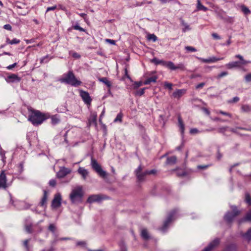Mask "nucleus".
<instances>
[{"mask_svg": "<svg viewBox=\"0 0 251 251\" xmlns=\"http://www.w3.org/2000/svg\"><path fill=\"white\" fill-rule=\"evenodd\" d=\"M228 73L227 72H222V73H221L220 74H219L218 76H217V78H220L222 77H224L225 76H226V75H227Z\"/></svg>", "mask_w": 251, "mask_h": 251, "instance_id": "obj_54", "label": "nucleus"}, {"mask_svg": "<svg viewBox=\"0 0 251 251\" xmlns=\"http://www.w3.org/2000/svg\"><path fill=\"white\" fill-rule=\"evenodd\" d=\"M56 184V180L55 179H51L49 181V185L51 187H55Z\"/></svg>", "mask_w": 251, "mask_h": 251, "instance_id": "obj_56", "label": "nucleus"}, {"mask_svg": "<svg viewBox=\"0 0 251 251\" xmlns=\"http://www.w3.org/2000/svg\"><path fill=\"white\" fill-rule=\"evenodd\" d=\"M178 121L179 126V127H180V128L181 130V134H183L184 133L185 127H184V125L183 123V121L180 116L178 117Z\"/></svg>", "mask_w": 251, "mask_h": 251, "instance_id": "obj_29", "label": "nucleus"}, {"mask_svg": "<svg viewBox=\"0 0 251 251\" xmlns=\"http://www.w3.org/2000/svg\"><path fill=\"white\" fill-rule=\"evenodd\" d=\"M91 166L92 168L102 178H105L107 176V173L102 170L100 164L93 157H91Z\"/></svg>", "mask_w": 251, "mask_h": 251, "instance_id": "obj_5", "label": "nucleus"}, {"mask_svg": "<svg viewBox=\"0 0 251 251\" xmlns=\"http://www.w3.org/2000/svg\"><path fill=\"white\" fill-rule=\"evenodd\" d=\"M141 236L145 240H148L151 238V236L146 228L142 229L141 231Z\"/></svg>", "mask_w": 251, "mask_h": 251, "instance_id": "obj_20", "label": "nucleus"}, {"mask_svg": "<svg viewBox=\"0 0 251 251\" xmlns=\"http://www.w3.org/2000/svg\"><path fill=\"white\" fill-rule=\"evenodd\" d=\"M251 222V210H249L246 214L245 216L239 220V223L241 224L244 222Z\"/></svg>", "mask_w": 251, "mask_h": 251, "instance_id": "obj_19", "label": "nucleus"}, {"mask_svg": "<svg viewBox=\"0 0 251 251\" xmlns=\"http://www.w3.org/2000/svg\"><path fill=\"white\" fill-rule=\"evenodd\" d=\"M83 192L82 187L78 186L73 189L70 194V199L73 203L76 204L82 201Z\"/></svg>", "mask_w": 251, "mask_h": 251, "instance_id": "obj_3", "label": "nucleus"}, {"mask_svg": "<svg viewBox=\"0 0 251 251\" xmlns=\"http://www.w3.org/2000/svg\"><path fill=\"white\" fill-rule=\"evenodd\" d=\"M242 237L249 241H251V228L249 229L248 230V231L245 233L243 234Z\"/></svg>", "mask_w": 251, "mask_h": 251, "instance_id": "obj_27", "label": "nucleus"}, {"mask_svg": "<svg viewBox=\"0 0 251 251\" xmlns=\"http://www.w3.org/2000/svg\"><path fill=\"white\" fill-rule=\"evenodd\" d=\"M167 67L170 69L172 70H176V66L172 61H168Z\"/></svg>", "mask_w": 251, "mask_h": 251, "instance_id": "obj_39", "label": "nucleus"}, {"mask_svg": "<svg viewBox=\"0 0 251 251\" xmlns=\"http://www.w3.org/2000/svg\"><path fill=\"white\" fill-rule=\"evenodd\" d=\"M146 2V0H144L143 1H142L141 2L137 1L134 4V6H136V7H137V6H141L144 5V4H145Z\"/></svg>", "mask_w": 251, "mask_h": 251, "instance_id": "obj_60", "label": "nucleus"}, {"mask_svg": "<svg viewBox=\"0 0 251 251\" xmlns=\"http://www.w3.org/2000/svg\"><path fill=\"white\" fill-rule=\"evenodd\" d=\"M72 27L75 30H79L80 31L85 32L86 30L82 27H80L78 24H76L75 25H73Z\"/></svg>", "mask_w": 251, "mask_h": 251, "instance_id": "obj_40", "label": "nucleus"}, {"mask_svg": "<svg viewBox=\"0 0 251 251\" xmlns=\"http://www.w3.org/2000/svg\"><path fill=\"white\" fill-rule=\"evenodd\" d=\"M230 208L232 211H227L224 216V219L228 223H231L235 217L238 216L241 211L238 209L235 205H231Z\"/></svg>", "mask_w": 251, "mask_h": 251, "instance_id": "obj_4", "label": "nucleus"}, {"mask_svg": "<svg viewBox=\"0 0 251 251\" xmlns=\"http://www.w3.org/2000/svg\"><path fill=\"white\" fill-rule=\"evenodd\" d=\"M49 56L48 55L43 57V58H42L41 59L40 62L41 63H44V62L47 63L49 61V60L51 58V57H50V58L49 59Z\"/></svg>", "mask_w": 251, "mask_h": 251, "instance_id": "obj_47", "label": "nucleus"}, {"mask_svg": "<svg viewBox=\"0 0 251 251\" xmlns=\"http://www.w3.org/2000/svg\"><path fill=\"white\" fill-rule=\"evenodd\" d=\"M172 84L171 83H169L168 82H164V87L166 88H168L169 90H172Z\"/></svg>", "mask_w": 251, "mask_h": 251, "instance_id": "obj_48", "label": "nucleus"}, {"mask_svg": "<svg viewBox=\"0 0 251 251\" xmlns=\"http://www.w3.org/2000/svg\"><path fill=\"white\" fill-rule=\"evenodd\" d=\"M197 10H202L204 12L208 10V8L204 6H203L200 0H197Z\"/></svg>", "mask_w": 251, "mask_h": 251, "instance_id": "obj_26", "label": "nucleus"}, {"mask_svg": "<svg viewBox=\"0 0 251 251\" xmlns=\"http://www.w3.org/2000/svg\"><path fill=\"white\" fill-rule=\"evenodd\" d=\"M71 172L70 169L67 168L65 167H62L60 169V170L57 173L56 176L59 178L64 177L68 174Z\"/></svg>", "mask_w": 251, "mask_h": 251, "instance_id": "obj_12", "label": "nucleus"}, {"mask_svg": "<svg viewBox=\"0 0 251 251\" xmlns=\"http://www.w3.org/2000/svg\"><path fill=\"white\" fill-rule=\"evenodd\" d=\"M197 58L199 60L202 61L204 63H214L218 61L223 60L224 59L223 57L221 58H217L214 56L210 57L209 58L204 59L201 57H197Z\"/></svg>", "mask_w": 251, "mask_h": 251, "instance_id": "obj_14", "label": "nucleus"}, {"mask_svg": "<svg viewBox=\"0 0 251 251\" xmlns=\"http://www.w3.org/2000/svg\"><path fill=\"white\" fill-rule=\"evenodd\" d=\"M245 80L248 82L251 81V73L248 74L245 76Z\"/></svg>", "mask_w": 251, "mask_h": 251, "instance_id": "obj_59", "label": "nucleus"}, {"mask_svg": "<svg viewBox=\"0 0 251 251\" xmlns=\"http://www.w3.org/2000/svg\"><path fill=\"white\" fill-rule=\"evenodd\" d=\"M204 85H205V83L204 82H201V83H200V84H198L196 86V88L197 89L202 88Z\"/></svg>", "mask_w": 251, "mask_h": 251, "instance_id": "obj_64", "label": "nucleus"}, {"mask_svg": "<svg viewBox=\"0 0 251 251\" xmlns=\"http://www.w3.org/2000/svg\"><path fill=\"white\" fill-rule=\"evenodd\" d=\"M220 241L221 240L219 238H215L202 251H211L219 245Z\"/></svg>", "mask_w": 251, "mask_h": 251, "instance_id": "obj_8", "label": "nucleus"}, {"mask_svg": "<svg viewBox=\"0 0 251 251\" xmlns=\"http://www.w3.org/2000/svg\"><path fill=\"white\" fill-rule=\"evenodd\" d=\"M142 170L143 167L140 165L134 171L135 175L137 177V181L140 183L145 181L146 176L148 175L147 171L142 172Z\"/></svg>", "mask_w": 251, "mask_h": 251, "instance_id": "obj_6", "label": "nucleus"}, {"mask_svg": "<svg viewBox=\"0 0 251 251\" xmlns=\"http://www.w3.org/2000/svg\"><path fill=\"white\" fill-rule=\"evenodd\" d=\"M59 81L71 85L72 86L77 87L80 85L81 81L77 79L72 71H69L67 73L63 75V77L59 79Z\"/></svg>", "mask_w": 251, "mask_h": 251, "instance_id": "obj_2", "label": "nucleus"}, {"mask_svg": "<svg viewBox=\"0 0 251 251\" xmlns=\"http://www.w3.org/2000/svg\"><path fill=\"white\" fill-rule=\"evenodd\" d=\"M228 128V126H223L221 127H220L218 129V132L220 133H222L224 135H225V132Z\"/></svg>", "mask_w": 251, "mask_h": 251, "instance_id": "obj_41", "label": "nucleus"}, {"mask_svg": "<svg viewBox=\"0 0 251 251\" xmlns=\"http://www.w3.org/2000/svg\"><path fill=\"white\" fill-rule=\"evenodd\" d=\"M210 166H211L210 164L206 165H198L197 168L199 169H203V170H204V169H207L208 167H209Z\"/></svg>", "mask_w": 251, "mask_h": 251, "instance_id": "obj_57", "label": "nucleus"}, {"mask_svg": "<svg viewBox=\"0 0 251 251\" xmlns=\"http://www.w3.org/2000/svg\"><path fill=\"white\" fill-rule=\"evenodd\" d=\"M185 49L187 51H192V52L196 51L197 50L195 48L191 47V46L185 47Z\"/></svg>", "mask_w": 251, "mask_h": 251, "instance_id": "obj_51", "label": "nucleus"}, {"mask_svg": "<svg viewBox=\"0 0 251 251\" xmlns=\"http://www.w3.org/2000/svg\"><path fill=\"white\" fill-rule=\"evenodd\" d=\"M6 42L7 44L13 45L19 44L20 42V40L16 38H14L12 40H10L8 38H7Z\"/></svg>", "mask_w": 251, "mask_h": 251, "instance_id": "obj_32", "label": "nucleus"}, {"mask_svg": "<svg viewBox=\"0 0 251 251\" xmlns=\"http://www.w3.org/2000/svg\"><path fill=\"white\" fill-rule=\"evenodd\" d=\"M236 246L234 244L228 245L224 251H235Z\"/></svg>", "mask_w": 251, "mask_h": 251, "instance_id": "obj_34", "label": "nucleus"}, {"mask_svg": "<svg viewBox=\"0 0 251 251\" xmlns=\"http://www.w3.org/2000/svg\"><path fill=\"white\" fill-rule=\"evenodd\" d=\"M245 201L249 205H251V196L248 193H246L245 194Z\"/></svg>", "mask_w": 251, "mask_h": 251, "instance_id": "obj_36", "label": "nucleus"}, {"mask_svg": "<svg viewBox=\"0 0 251 251\" xmlns=\"http://www.w3.org/2000/svg\"><path fill=\"white\" fill-rule=\"evenodd\" d=\"M61 196L60 194H57L55 195L52 201L51 206L55 208L59 207L61 204Z\"/></svg>", "mask_w": 251, "mask_h": 251, "instance_id": "obj_13", "label": "nucleus"}, {"mask_svg": "<svg viewBox=\"0 0 251 251\" xmlns=\"http://www.w3.org/2000/svg\"><path fill=\"white\" fill-rule=\"evenodd\" d=\"M17 12H18L19 15L25 16L28 13V11L26 10H22V9L20 10H18Z\"/></svg>", "mask_w": 251, "mask_h": 251, "instance_id": "obj_50", "label": "nucleus"}, {"mask_svg": "<svg viewBox=\"0 0 251 251\" xmlns=\"http://www.w3.org/2000/svg\"><path fill=\"white\" fill-rule=\"evenodd\" d=\"M176 69H180V70H185V66L184 65L182 64V63H180V64H178L177 66H176Z\"/></svg>", "mask_w": 251, "mask_h": 251, "instance_id": "obj_53", "label": "nucleus"}, {"mask_svg": "<svg viewBox=\"0 0 251 251\" xmlns=\"http://www.w3.org/2000/svg\"><path fill=\"white\" fill-rule=\"evenodd\" d=\"M239 61H234L229 63L227 65L229 69H231L239 66Z\"/></svg>", "mask_w": 251, "mask_h": 251, "instance_id": "obj_31", "label": "nucleus"}, {"mask_svg": "<svg viewBox=\"0 0 251 251\" xmlns=\"http://www.w3.org/2000/svg\"><path fill=\"white\" fill-rule=\"evenodd\" d=\"M145 89H146V88H143L142 89H141L140 90H139L136 92V94L139 96L143 95L145 93Z\"/></svg>", "mask_w": 251, "mask_h": 251, "instance_id": "obj_49", "label": "nucleus"}, {"mask_svg": "<svg viewBox=\"0 0 251 251\" xmlns=\"http://www.w3.org/2000/svg\"><path fill=\"white\" fill-rule=\"evenodd\" d=\"M78 173L80 175L83 179L85 180L89 175V172L83 167H80L77 170Z\"/></svg>", "mask_w": 251, "mask_h": 251, "instance_id": "obj_16", "label": "nucleus"}, {"mask_svg": "<svg viewBox=\"0 0 251 251\" xmlns=\"http://www.w3.org/2000/svg\"><path fill=\"white\" fill-rule=\"evenodd\" d=\"M7 188V178L4 171L0 174V189H6Z\"/></svg>", "mask_w": 251, "mask_h": 251, "instance_id": "obj_10", "label": "nucleus"}, {"mask_svg": "<svg viewBox=\"0 0 251 251\" xmlns=\"http://www.w3.org/2000/svg\"><path fill=\"white\" fill-rule=\"evenodd\" d=\"M186 90L184 89H176V91L173 92V96L174 98L178 99L186 93Z\"/></svg>", "mask_w": 251, "mask_h": 251, "instance_id": "obj_17", "label": "nucleus"}, {"mask_svg": "<svg viewBox=\"0 0 251 251\" xmlns=\"http://www.w3.org/2000/svg\"><path fill=\"white\" fill-rule=\"evenodd\" d=\"M241 10H242V11L246 15H248V14H250L251 13V11L249 10V9L246 7L245 5H241Z\"/></svg>", "mask_w": 251, "mask_h": 251, "instance_id": "obj_35", "label": "nucleus"}, {"mask_svg": "<svg viewBox=\"0 0 251 251\" xmlns=\"http://www.w3.org/2000/svg\"><path fill=\"white\" fill-rule=\"evenodd\" d=\"M176 162V157L175 156L169 157L167 158L166 163L169 165L175 164Z\"/></svg>", "mask_w": 251, "mask_h": 251, "instance_id": "obj_23", "label": "nucleus"}, {"mask_svg": "<svg viewBox=\"0 0 251 251\" xmlns=\"http://www.w3.org/2000/svg\"><path fill=\"white\" fill-rule=\"evenodd\" d=\"M25 230L28 233H31L32 232V225L31 224L25 225Z\"/></svg>", "mask_w": 251, "mask_h": 251, "instance_id": "obj_43", "label": "nucleus"}, {"mask_svg": "<svg viewBox=\"0 0 251 251\" xmlns=\"http://www.w3.org/2000/svg\"><path fill=\"white\" fill-rule=\"evenodd\" d=\"M144 84V82L142 81H135L133 84V88L134 89H137L139 87L141 86Z\"/></svg>", "mask_w": 251, "mask_h": 251, "instance_id": "obj_45", "label": "nucleus"}, {"mask_svg": "<svg viewBox=\"0 0 251 251\" xmlns=\"http://www.w3.org/2000/svg\"><path fill=\"white\" fill-rule=\"evenodd\" d=\"M5 80L7 83H16L19 82L21 78L17 75L12 74L8 75Z\"/></svg>", "mask_w": 251, "mask_h": 251, "instance_id": "obj_11", "label": "nucleus"}, {"mask_svg": "<svg viewBox=\"0 0 251 251\" xmlns=\"http://www.w3.org/2000/svg\"><path fill=\"white\" fill-rule=\"evenodd\" d=\"M55 228V226L53 224H50L49 226V230L52 233H54Z\"/></svg>", "mask_w": 251, "mask_h": 251, "instance_id": "obj_52", "label": "nucleus"}, {"mask_svg": "<svg viewBox=\"0 0 251 251\" xmlns=\"http://www.w3.org/2000/svg\"><path fill=\"white\" fill-rule=\"evenodd\" d=\"M237 129L244 130H247V131H251V127L246 128V127H241V126L237 127L236 128H231L230 129V130L233 133H237V131L236 130Z\"/></svg>", "mask_w": 251, "mask_h": 251, "instance_id": "obj_30", "label": "nucleus"}, {"mask_svg": "<svg viewBox=\"0 0 251 251\" xmlns=\"http://www.w3.org/2000/svg\"><path fill=\"white\" fill-rule=\"evenodd\" d=\"M5 151H3L2 149V148H1V147L0 146V155L1 157V160L3 162H5L6 157L5 156Z\"/></svg>", "mask_w": 251, "mask_h": 251, "instance_id": "obj_37", "label": "nucleus"}, {"mask_svg": "<svg viewBox=\"0 0 251 251\" xmlns=\"http://www.w3.org/2000/svg\"><path fill=\"white\" fill-rule=\"evenodd\" d=\"M211 35L212 37L215 39L220 40L221 39V37L216 33H213Z\"/></svg>", "mask_w": 251, "mask_h": 251, "instance_id": "obj_61", "label": "nucleus"}, {"mask_svg": "<svg viewBox=\"0 0 251 251\" xmlns=\"http://www.w3.org/2000/svg\"><path fill=\"white\" fill-rule=\"evenodd\" d=\"M160 61L161 60H159L157 58L154 57L151 60V62L154 63L155 65H158L160 64Z\"/></svg>", "mask_w": 251, "mask_h": 251, "instance_id": "obj_55", "label": "nucleus"}, {"mask_svg": "<svg viewBox=\"0 0 251 251\" xmlns=\"http://www.w3.org/2000/svg\"><path fill=\"white\" fill-rule=\"evenodd\" d=\"M199 132V131L198 130V129L197 128H191L190 130V133L192 134H197Z\"/></svg>", "mask_w": 251, "mask_h": 251, "instance_id": "obj_58", "label": "nucleus"}, {"mask_svg": "<svg viewBox=\"0 0 251 251\" xmlns=\"http://www.w3.org/2000/svg\"><path fill=\"white\" fill-rule=\"evenodd\" d=\"M235 57L236 58H239L240 59V61H239L240 62L239 64H240L241 65H246L247 63L250 62V61H247L245 60L243 58V57L240 54L236 55Z\"/></svg>", "mask_w": 251, "mask_h": 251, "instance_id": "obj_28", "label": "nucleus"}, {"mask_svg": "<svg viewBox=\"0 0 251 251\" xmlns=\"http://www.w3.org/2000/svg\"><path fill=\"white\" fill-rule=\"evenodd\" d=\"M30 111L31 113L28 116V120L34 126L41 125L48 118L45 114L39 110L31 109Z\"/></svg>", "mask_w": 251, "mask_h": 251, "instance_id": "obj_1", "label": "nucleus"}, {"mask_svg": "<svg viewBox=\"0 0 251 251\" xmlns=\"http://www.w3.org/2000/svg\"><path fill=\"white\" fill-rule=\"evenodd\" d=\"M179 21L180 22V25L183 27L182 28V31L183 32H186L187 31H189L191 29L189 25L186 23L185 21L182 18H179Z\"/></svg>", "mask_w": 251, "mask_h": 251, "instance_id": "obj_18", "label": "nucleus"}, {"mask_svg": "<svg viewBox=\"0 0 251 251\" xmlns=\"http://www.w3.org/2000/svg\"><path fill=\"white\" fill-rule=\"evenodd\" d=\"M123 114L121 113H119L116 118L114 119V122H121L122 121Z\"/></svg>", "mask_w": 251, "mask_h": 251, "instance_id": "obj_44", "label": "nucleus"}, {"mask_svg": "<svg viewBox=\"0 0 251 251\" xmlns=\"http://www.w3.org/2000/svg\"><path fill=\"white\" fill-rule=\"evenodd\" d=\"M98 79L100 82H101L104 83L109 88L111 87V83L109 81H108L107 77H100V78H99Z\"/></svg>", "mask_w": 251, "mask_h": 251, "instance_id": "obj_25", "label": "nucleus"}, {"mask_svg": "<svg viewBox=\"0 0 251 251\" xmlns=\"http://www.w3.org/2000/svg\"><path fill=\"white\" fill-rule=\"evenodd\" d=\"M15 7L18 9H20V10L23 9H24L25 7V3H21V2H17L16 3Z\"/></svg>", "mask_w": 251, "mask_h": 251, "instance_id": "obj_38", "label": "nucleus"}, {"mask_svg": "<svg viewBox=\"0 0 251 251\" xmlns=\"http://www.w3.org/2000/svg\"><path fill=\"white\" fill-rule=\"evenodd\" d=\"M157 79V76L156 75H154L151 77H150L144 82V84L148 85L150 84L151 82H155L156 81Z\"/></svg>", "mask_w": 251, "mask_h": 251, "instance_id": "obj_24", "label": "nucleus"}, {"mask_svg": "<svg viewBox=\"0 0 251 251\" xmlns=\"http://www.w3.org/2000/svg\"><path fill=\"white\" fill-rule=\"evenodd\" d=\"M148 39L149 40H152L153 42H155L157 40V38L154 34H150L148 36Z\"/></svg>", "mask_w": 251, "mask_h": 251, "instance_id": "obj_42", "label": "nucleus"}, {"mask_svg": "<svg viewBox=\"0 0 251 251\" xmlns=\"http://www.w3.org/2000/svg\"><path fill=\"white\" fill-rule=\"evenodd\" d=\"M30 239H26L23 242V245L25 248L26 251H29V247L28 246V242Z\"/></svg>", "mask_w": 251, "mask_h": 251, "instance_id": "obj_46", "label": "nucleus"}, {"mask_svg": "<svg viewBox=\"0 0 251 251\" xmlns=\"http://www.w3.org/2000/svg\"><path fill=\"white\" fill-rule=\"evenodd\" d=\"M176 210L174 209L171 211L168 216L166 220L164 222L163 226L161 227L160 229L163 231H165L169 224L173 220V218L176 213Z\"/></svg>", "mask_w": 251, "mask_h": 251, "instance_id": "obj_7", "label": "nucleus"}, {"mask_svg": "<svg viewBox=\"0 0 251 251\" xmlns=\"http://www.w3.org/2000/svg\"><path fill=\"white\" fill-rule=\"evenodd\" d=\"M50 119H51V123L53 125H57L60 122L59 116L57 115H54L51 116L50 117Z\"/></svg>", "mask_w": 251, "mask_h": 251, "instance_id": "obj_22", "label": "nucleus"}, {"mask_svg": "<svg viewBox=\"0 0 251 251\" xmlns=\"http://www.w3.org/2000/svg\"><path fill=\"white\" fill-rule=\"evenodd\" d=\"M80 96L85 104L89 105L91 104L92 99L88 92L81 90H80Z\"/></svg>", "mask_w": 251, "mask_h": 251, "instance_id": "obj_9", "label": "nucleus"}, {"mask_svg": "<svg viewBox=\"0 0 251 251\" xmlns=\"http://www.w3.org/2000/svg\"><path fill=\"white\" fill-rule=\"evenodd\" d=\"M241 109L243 112H251V106L247 104L243 105Z\"/></svg>", "mask_w": 251, "mask_h": 251, "instance_id": "obj_33", "label": "nucleus"}, {"mask_svg": "<svg viewBox=\"0 0 251 251\" xmlns=\"http://www.w3.org/2000/svg\"><path fill=\"white\" fill-rule=\"evenodd\" d=\"M239 100V98L238 97H234L231 100H229V102H236Z\"/></svg>", "mask_w": 251, "mask_h": 251, "instance_id": "obj_63", "label": "nucleus"}, {"mask_svg": "<svg viewBox=\"0 0 251 251\" xmlns=\"http://www.w3.org/2000/svg\"><path fill=\"white\" fill-rule=\"evenodd\" d=\"M47 192L46 190H44V195L40 202V205L41 206H44L46 205L47 201Z\"/></svg>", "mask_w": 251, "mask_h": 251, "instance_id": "obj_21", "label": "nucleus"}, {"mask_svg": "<svg viewBox=\"0 0 251 251\" xmlns=\"http://www.w3.org/2000/svg\"><path fill=\"white\" fill-rule=\"evenodd\" d=\"M103 199H105V198L102 197L101 195H93L89 197V198L87 199V202L89 203L99 202Z\"/></svg>", "mask_w": 251, "mask_h": 251, "instance_id": "obj_15", "label": "nucleus"}, {"mask_svg": "<svg viewBox=\"0 0 251 251\" xmlns=\"http://www.w3.org/2000/svg\"><path fill=\"white\" fill-rule=\"evenodd\" d=\"M222 156H223V155L220 152L219 149H218V150H217V159L218 160H220L221 159V158L222 157Z\"/></svg>", "mask_w": 251, "mask_h": 251, "instance_id": "obj_62", "label": "nucleus"}]
</instances>
